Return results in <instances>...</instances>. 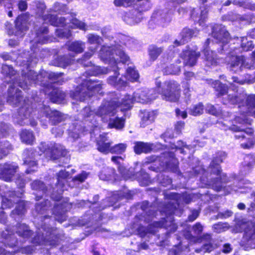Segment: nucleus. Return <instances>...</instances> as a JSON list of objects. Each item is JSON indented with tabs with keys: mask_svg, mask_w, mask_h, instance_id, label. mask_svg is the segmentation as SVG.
<instances>
[{
	"mask_svg": "<svg viewBox=\"0 0 255 255\" xmlns=\"http://www.w3.org/2000/svg\"><path fill=\"white\" fill-rule=\"evenodd\" d=\"M116 55L120 57V61L123 63H126L129 60V57L123 50H118Z\"/></svg>",
	"mask_w": 255,
	"mask_h": 255,
	"instance_id": "nucleus-55",
	"label": "nucleus"
},
{
	"mask_svg": "<svg viewBox=\"0 0 255 255\" xmlns=\"http://www.w3.org/2000/svg\"><path fill=\"white\" fill-rule=\"evenodd\" d=\"M203 227L200 223H197L192 227L195 235H199L203 231Z\"/></svg>",
	"mask_w": 255,
	"mask_h": 255,
	"instance_id": "nucleus-59",
	"label": "nucleus"
},
{
	"mask_svg": "<svg viewBox=\"0 0 255 255\" xmlns=\"http://www.w3.org/2000/svg\"><path fill=\"white\" fill-rule=\"evenodd\" d=\"M28 0H19L17 3L18 9L21 11H25L28 7L27 1Z\"/></svg>",
	"mask_w": 255,
	"mask_h": 255,
	"instance_id": "nucleus-58",
	"label": "nucleus"
},
{
	"mask_svg": "<svg viewBox=\"0 0 255 255\" xmlns=\"http://www.w3.org/2000/svg\"><path fill=\"white\" fill-rule=\"evenodd\" d=\"M19 135L21 142L27 145H32L35 140L34 133L31 130L22 129Z\"/></svg>",
	"mask_w": 255,
	"mask_h": 255,
	"instance_id": "nucleus-17",
	"label": "nucleus"
},
{
	"mask_svg": "<svg viewBox=\"0 0 255 255\" xmlns=\"http://www.w3.org/2000/svg\"><path fill=\"white\" fill-rule=\"evenodd\" d=\"M127 148V144L123 143L116 144L111 147L110 153L116 154H122L125 152Z\"/></svg>",
	"mask_w": 255,
	"mask_h": 255,
	"instance_id": "nucleus-35",
	"label": "nucleus"
},
{
	"mask_svg": "<svg viewBox=\"0 0 255 255\" xmlns=\"http://www.w3.org/2000/svg\"><path fill=\"white\" fill-rule=\"evenodd\" d=\"M5 25L7 34L9 36L13 35L14 34V30L12 27V25L8 21H6Z\"/></svg>",
	"mask_w": 255,
	"mask_h": 255,
	"instance_id": "nucleus-61",
	"label": "nucleus"
},
{
	"mask_svg": "<svg viewBox=\"0 0 255 255\" xmlns=\"http://www.w3.org/2000/svg\"><path fill=\"white\" fill-rule=\"evenodd\" d=\"M190 250L187 246H185L184 249L180 245L175 250L174 255H187Z\"/></svg>",
	"mask_w": 255,
	"mask_h": 255,
	"instance_id": "nucleus-51",
	"label": "nucleus"
},
{
	"mask_svg": "<svg viewBox=\"0 0 255 255\" xmlns=\"http://www.w3.org/2000/svg\"><path fill=\"white\" fill-rule=\"evenodd\" d=\"M228 129L233 133L244 132L248 135H253L254 134V130L252 128H244L234 124L231 125L228 128Z\"/></svg>",
	"mask_w": 255,
	"mask_h": 255,
	"instance_id": "nucleus-29",
	"label": "nucleus"
},
{
	"mask_svg": "<svg viewBox=\"0 0 255 255\" xmlns=\"http://www.w3.org/2000/svg\"><path fill=\"white\" fill-rule=\"evenodd\" d=\"M31 187L34 190H43L44 189V184L40 181L35 180L31 183Z\"/></svg>",
	"mask_w": 255,
	"mask_h": 255,
	"instance_id": "nucleus-56",
	"label": "nucleus"
},
{
	"mask_svg": "<svg viewBox=\"0 0 255 255\" xmlns=\"http://www.w3.org/2000/svg\"><path fill=\"white\" fill-rule=\"evenodd\" d=\"M133 146V151L137 155L141 153H148L153 150V144L143 141H135Z\"/></svg>",
	"mask_w": 255,
	"mask_h": 255,
	"instance_id": "nucleus-12",
	"label": "nucleus"
},
{
	"mask_svg": "<svg viewBox=\"0 0 255 255\" xmlns=\"http://www.w3.org/2000/svg\"><path fill=\"white\" fill-rule=\"evenodd\" d=\"M47 117L49 118V121L52 126L58 125L63 120L62 114L57 111H51L49 116H47Z\"/></svg>",
	"mask_w": 255,
	"mask_h": 255,
	"instance_id": "nucleus-30",
	"label": "nucleus"
},
{
	"mask_svg": "<svg viewBox=\"0 0 255 255\" xmlns=\"http://www.w3.org/2000/svg\"><path fill=\"white\" fill-rule=\"evenodd\" d=\"M37 155L36 149L28 148L25 149L22 153L23 164L25 166V173L32 174L38 171V163L35 157Z\"/></svg>",
	"mask_w": 255,
	"mask_h": 255,
	"instance_id": "nucleus-6",
	"label": "nucleus"
},
{
	"mask_svg": "<svg viewBox=\"0 0 255 255\" xmlns=\"http://www.w3.org/2000/svg\"><path fill=\"white\" fill-rule=\"evenodd\" d=\"M67 49L75 54L81 53L84 50V44L79 41H75L66 43Z\"/></svg>",
	"mask_w": 255,
	"mask_h": 255,
	"instance_id": "nucleus-24",
	"label": "nucleus"
},
{
	"mask_svg": "<svg viewBox=\"0 0 255 255\" xmlns=\"http://www.w3.org/2000/svg\"><path fill=\"white\" fill-rule=\"evenodd\" d=\"M120 159L124 160V158L120 156H113L111 157V160L118 166V170L121 175H127L128 170L125 165L120 163L119 161Z\"/></svg>",
	"mask_w": 255,
	"mask_h": 255,
	"instance_id": "nucleus-28",
	"label": "nucleus"
},
{
	"mask_svg": "<svg viewBox=\"0 0 255 255\" xmlns=\"http://www.w3.org/2000/svg\"><path fill=\"white\" fill-rule=\"evenodd\" d=\"M175 201H170L168 203L163 211L166 215H169L166 217V219H163V220L159 222H154L150 224L147 229L143 226H140L138 228L137 232L141 237L145 235L147 233H154L156 232L155 228L159 227H163L168 228L170 227L169 230L171 232H174L177 229L176 225L173 223V217L172 215L174 213L177 208V205Z\"/></svg>",
	"mask_w": 255,
	"mask_h": 255,
	"instance_id": "nucleus-1",
	"label": "nucleus"
},
{
	"mask_svg": "<svg viewBox=\"0 0 255 255\" xmlns=\"http://www.w3.org/2000/svg\"><path fill=\"white\" fill-rule=\"evenodd\" d=\"M39 149L43 153L49 154L50 158L53 160L67 156L69 152L64 145L56 143L49 145L45 142H41Z\"/></svg>",
	"mask_w": 255,
	"mask_h": 255,
	"instance_id": "nucleus-5",
	"label": "nucleus"
},
{
	"mask_svg": "<svg viewBox=\"0 0 255 255\" xmlns=\"http://www.w3.org/2000/svg\"><path fill=\"white\" fill-rule=\"evenodd\" d=\"M63 75V73H54L50 72L48 75V79L52 81V83H56L58 81V79Z\"/></svg>",
	"mask_w": 255,
	"mask_h": 255,
	"instance_id": "nucleus-49",
	"label": "nucleus"
},
{
	"mask_svg": "<svg viewBox=\"0 0 255 255\" xmlns=\"http://www.w3.org/2000/svg\"><path fill=\"white\" fill-rule=\"evenodd\" d=\"M55 7L59 13H66L68 11L67 5L66 4H62L59 2L55 3Z\"/></svg>",
	"mask_w": 255,
	"mask_h": 255,
	"instance_id": "nucleus-53",
	"label": "nucleus"
},
{
	"mask_svg": "<svg viewBox=\"0 0 255 255\" xmlns=\"http://www.w3.org/2000/svg\"><path fill=\"white\" fill-rule=\"evenodd\" d=\"M245 103L248 111L254 110L255 108V95H248L246 98Z\"/></svg>",
	"mask_w": 255,
	"mask_h": 255,
	"instance_id": "nucleus-42",
	"label": "nucleus"
},
{
	"mask_svg": "<svg viewBox=\"0 0 255 255\" xmlns=\"http://www.w3.org/2000/svg\"><path fill=\"white\" fill-rule=\"evenodd\" d=\"M49 99L53 103H61L65 99L66 94L58 88H53L49 94Z\"/></svg>",
	"mask_w": 255,
	"mask_h": 255,
	"instance_id": "nucleus-16",
	"label": "nucleus"
},
{
	"mask_svg": "<svg viewBox=\"0 0 255 255\" xmlns=\"http://www.w3.org/2000/svg\"><path fill=\"white\" fill-rule=\"evenodd\" d=\"M97 149L100 152L107 154L110 153L112 142L109 141L108 137L106 134L99 135V138L96 141Z\"/></svg>",
	"mask_w": 255,
	"mask_h": 255,
	"instance_id": "nucleus-11",
	"label": "nucleus"
},
{
	"mask_svg": "<svg viewBox=\"0 0 255 255\" xmlns=\"http://www.w3.org/2000/svg\"><path fill=\"white\" fill-rule=\"evenodd\" d=\"M207 9V8L205 7V9L201 10L200 12L199 18L197 21V23L200 26L203 25L204 24L205 20L207 18L208 10Z\"/></svg>",
	"mask_w": 255,
	"mask_h": 255,
	"instance_id": "nucleus-50",
	"label": "nucleus"
},
{
	"mask_svg": "<svg viewBox=\"0 0 255 255\" xmlns=\"http://www.w3.org/2000/svg\"><path fill=\"white\" fill-rule=\"evenodd\" d=\"M0 73L4 78H11L15 75V71L11 65L2 64L0 69Z\"/></svg>",
	"mask_w": 255,
	"mask_h": 255,
	"instance_id": "nucleus-32",
	"label": "nucleus"
},
{
	"mask_svg": "<svg viewBox=\"0 0 255 255\" xmlns=\"http://www.w3.org/2000/svg\"><path fill=\"white\" fill-rule=\"evenodd\" d=\"M166 155L164 157L168 159L164 165L160 163L159 165H152L148 167V169L156 173L171 172L177 175H182L179 167V161L176 157L175 153L172 151H167L163 153Z\"/></svg>",
	"mask_w": 255,
	"mask_h": 255,
	"instance_id": "nucleus-4",
	"label": "nucleus"
},
{
	"mask_svg": "<svg viewBox=\"0 0 255 255\" xmlns=\"http://www.w3.org/2000/svg\"><path fill=\"white\" fill-rule=\"evenodd\" d=\"M25 203L23 200L17 202V214H23L25 211Z\"/></svg>",
	"mask_w": 255,
	"mask_h": 255,
	"instance_id": "nucleus-54",
	"label": "nucleus"
},
{
	"mask_svg": "<svg viewBox=\"0 0 255 255\" xmlns=\"http://www.w3.org/2000/svg\"><path fill=\"white\" fill-rule=\"evenodd\" d=\"M70 25L69 27L72 29L79 28L80 29H85V24L84 23L82 22L80 20L76 18H73L70 20Z\"/></svg>",
	"mask_w": 255,
	"mask_h": 255,
	"instance_id": "nucleus-41",
	"label": "nucleus"
},
{
	"mask_svg": "<svg viewBox=\"0 0 255 255\" xmlns=\"http://www.w3.org/2000/svg\"><path fill=\"white\" fill-rule=\"evenodd\" d=\"M199 212L196 210H194L192 211V213L188 217L189 221L192 222L194 221L199 216Z\"/></svg>",
	"mask_w": 255,
	"mask_h": 255,
	"instance_id": "nucleus-64",
	"label": "nucleus"
},
{
	"mask_svg": "<svg viewBox=\"0 0 255 255\" xmlns=\"http://www.w3.org/2000/svg\"><path fill=\"white\" fill-rule=\"evenodd\" d=\"M245 229V238L250 241L249 245L255 241V224L252 222H249Z\"/></svg>",
	"mask_w": 255,
	"mask_h": 255,
	"instance_id": "nucleus-23",
	"label": "nucleus"
},
{
	"mask_svg": "<svg viewBox=\"0 0 255 255\" xmlns=\"http://www.w3.org/2000/svg\"><path fill=\"white\" fill-rule=\"evenodd\" d=\"M114 53L111 50H106L103 51L101 53V57L102 59L106 61H110L114 58Z\"/></svg>",
	"mask_w": 255,
	"mask_h": 255,
	"instance_id": "nucleus-46",
	"label": "nucleus"
},
{
	"mask_svg": "<svg viewBox=\"0 0 255 255\" xmlns=\"http://www.w3.org/2000/svg\"><path fill=\"white\" fill-rule=\"evenodd\" d=\"M213 228L215 232L221 233L228 229V227L227 223H219L214 225Z\"/></svg>",
	"mask_w": 255,
	"mask_h": 255,
	"instance_id": "nucleus-48",
	"label": "nucleus"
},
{
	"mask_svg": "<svg viewBox=\"0 0 255 255\" xmlns=\"http://www.w3.org/2000/svg\"><path fill=\"white\" fill-rule=\"evenodd\" d=\"M48 232H46L45 236H44V235L43 233L42 234V235H38L36 237H35L33 240V243L35 244H37L38 245L43 244L44 243V242L48 241V239L46 238L47 235V234Z\"/></svg>",
	"mask_w": 255,
	"mask_h": 255,
	"instance_id": "nucleus-47",
	"label": "nucleus"
},
{
	"mask_svg": "<svg viewBox=\"0 0 255 255\" xmlns=\"http://www.w3.org/2000/svg\"><path fill=\"white\" fill-rule=\"evenodd\" d=\"M73 55L69 54L59 55L54 59L53 61L54 64L56 66L65 68L72 64L73 61Z\"/></svg>",
	"mask_w": 255,
	"mask_h": 255,
	"instance_id": "nucleus-13",
	"label": "nucleus"
},
{
	"mask_svg": "<svg viewBox=\"0 0 255 255\" xmlns=\"http://www.w3.org/2000/svg\"><path fill=\"white\" fill-rule=\"evenodd\" d=\"M201 54L194 50H183L180 57L183 60V66L192 67L196 65Z\"/></svg>",
	"mask_w": 255,
	"mask_h": 255,
	"instance_id": "nucleus-9",
	"label": "nucleus"
},
{
	"mask_svg": "<svg viewBox=\"0 0 255 255\" xmlns=\"http://www.w3.org/2000/svg\"><path fill=\"white\" fill-rule=\"evenodd\" d=\"M16 167L10 164H0V175H13Z\"/></svg>",
	"mask_w": 255,
	"mask_h": 255,
	"instance_id": "nucleus-31",
	"label": "nucleus"
},
{
	"mask_svg": "<svg viewBox=\"0 0 255 255\" xmlns=\"http://www.w3.org/2000/svg\"><path fill=\"white\" fill-rule=\"evenodd\" d=\"M233 214V212L230 210H227L224 212H220L218 214V217L219 218L223 219L231 217Z\"/></svg>",
	"mask_w": 255,
	"mask_h": 255,
	"instance_id": "nucleus-62",
	"label": "nucleus"
},
{
	"mask_svg": "<svg viewBox=\"0 0 255 255\" xmlns=\"http://www.w3.org/2000/svg\"><path fill=\"white\" fill-rule=\"evenodd\" d=\"M136 1L138 2L142 1L141 3H138V6L136 8L137 10L139 12H142V11H145L148 10L149 0H136Z\"/></svg>",
	"mask_w": 255,
	"mask_h": 255,
	"instance_id": "nucleus-44",
	"label": "nucleus"
},
{
	"mask_svg": "<svg viewBox=\"0 0 255 255\" xmlns=\"http://www.w3.org/2000/svg\"><path fill=\"white\" fill-rule=\"evenodd\" d=\"M141 114L142 116L140 122V126L144 128L153 122L154 115L152 112L146 110L141 112Z\"/></svg>",
	"mask_w": 255,
	"mask_h": 255,
	"instance_id": "nucleus-25",
	"label": "nucleus"
},
{
	"mask_svg": "<svg viewBox=\"0 0 255 255\" xmlns=\"http://www.w3.org/2000/svg\"><path fill=\"white\" fill-rule=\"evenodd\" d=\"M204 110V105L202 103H199L193 106L190 109V114L194 116H197L203 114Z\"/></svg>",
	"mask_w": 255,
	"mask_h": 255,
	"instance_id": "nucleus-39",
	"label": "nucleus"
},
{
	"mask_svg": "<svg viewBox=\"0 0 255 255\" xmlns=\"http://www.w3.org/2000/svg\"><path fill=\"white\" fill-rule=\"evenodd\" d=\"M22 77L26 86L27 84H31L32 83H35L36 80L38 79L37 73L32 70H29L27 73L23 74Z\"/></svg>",
	"mask_w": 255,
	"mask_h": 255,
	"instance_id": "nucleus-33",
	"label": "nucleus"
},
{
	"mask_svg": "<svg viewBox=\"0 0 255 255\" xmlns=\"http://www.w3.org/2000/svg\"><path fill=\"white\" fill-rule=\"evenodd\" d=\"M102 82L99 80L86 79L70 91V97L75 100L84 101L99 93L102 89Z\"/></svg>",
	"mask_w": 255,
	"mask_h": 255,
	"instance_id": "nucleus-2",
	"label": "nucleus"
},
{
	"mask_svg": "<svg viewBox=\"0 0 255 255\" xmlns=\"http://www.w3.org/2000/svg\"><path fill=\"white\" fill-rule=\"evenodd\" d=\"M117 104L114 100H103L96 112V115L102 118H105L107 116H115L117 113Z\"/></svg>",
	"mask_w": 255,
	"mask_h": 255,
	"instance_id": "nucleus-7",
	"label": "nucleus"
},
{
	"mask_svg": "<svg viewBox=\"0 0 255 255\" xmlns=\"http://www.w3.org/2000/svg\"><path fill=\"white\" fill-rule=\"evenodd\" d=\"M147 51L150 60L155 61L162 52L163 48L158 47L155 44H151L149 46Z\"/></svg>",
	"mask_w": 255,
	"mask_h": 255,
	"instance_id": "nucleus-26",
	"label": "nucleus"
},
{
	"mask_svg": "<svg viewBox=\"0 0 255 255\" xmlns=\"http://www.w3.org/2000/svg\"><path fill=\"white\" fill-rule=\"evenodd\" d=\"M222 162L223 160L220 156L213 157L208 167L211 174L221 175L222 170L220 163Z\"/></svg>",
	"mask_w": 255,
	"mask_h": 255,
	"instance_id": "nucleus-15",
	"label": "nucleus"
},
{
	"mask_svg": "<svg viewBox=\"0 0 255 255\" xmlns=\"http://www.w3.org/2000/svg\"><path fill=\"white\" fill-rule=\"evenodd\" d=\"M204 244L201 248L197 249L195 252L197 253H210L215 249L218 248L215 241L212 238L210 234H205L202 237Z\"/></svg>",
	"mask_w": 255,
	"mask_h": 255,
	"instance_id": "nucleus-10",
	"label": "nucleus"
},
{
	"mask_svg": "<svg viewBox=\"0 0 255 255\" xmlns=\"http://www.w3.org/2000/svg\"><path fill=\"white\" fill-rule=\"evenodd\" d=\"M127 74L130 81L132 82L137 81L139 78V74L137 71L133 67H128L127 70Z\"/></svg>",
	"mask_w": 255,
	"mask_h": 255,
	"instance_id": "nucleus-38",
	"label": "nucleus"
},
{
	"mask_svg": "<svg viewBox=\"0 0 255 255\" xmlns=\"http://www.w3.org/2000/svg\"><path fill=\"white\" fill-rule=\"evenodd\" d=\"M15 83L13 82L11 83L10 86L9 87L7 90V102L11 103L13 102L15 99V95L16 94V89H15Z\"/></svg>",
	"mask_w": 255,
	"mask_h": 255,
	"instance_id": "nucleus-36",
	"label": "nucleus"
},
{
	"mask_svg": "<svg viewBox=\"0 0 255 255\" xmlns=\"http://www.w3.org/2000/svg\"><path fill=\"white\" fill-rule=\"evenodd\" d=\"M156 91L161 99L170 102H178L181 95L180 84L174 80H169L162 83L156 82Z\"/></svg>",
	"mask_w": 255,
	"mask_h": 255,
	"instance_id": "nucleus-3",
	"label": "nucleus"
},
{
	"mask_svg": "<svg viewBox=\"0 0 255 255\" xmlns=\"http://www.w3.org/2000/svg\"><path fill=\"white\" fill-rule=\"evenodd\" d=\"M250 137L247 139V142L242 143L240 144V146L244 149H250L253 148L255 145V138L254 136L250 135Z\"/></svg>",
	"mask_w": 255,
	"mask_h": 255,
	"instance_id": "nucleus-40",
	"label": "nucleus"
},
{
	"mask_svg": "<svg viewBox=\"0 0 255 255\" xmlns=\"http://www.w3.org/2000/svg\"><path fill=\"white\" fill-rule=\"evenodd\" d=\"M118 76H111L108 79V83L112 85L116 86L118 84Z\"/></svg>",
	"mask_w": 255,
	"mask_h": 255,
	"instance_id": "nucleus-63",
	"label": "nucleus"
},
{
	"mask_svg": "<svg viewBox=\"0 0 255 255\" xmlns=\"http://www.w3.org/2000/svg\"><path fill=\"white\" fill-rule=\"evenodd\" d=\"M108 70L106 68H103L100 66H94L90 70L89 74L91 76H98L103 74H106Z\"/></svg>",
	"mask_w": 255,
	"mask_h": 255,
	"instance_id": "nucleus-37",
	"label": "nucleus"
},
{
	"mask_svg": "<svg viewBox=\"0 0 255 255\" xmlns=\"http://www.w3.org/2000/svg\"><path fill=\"white\" fill-rule=\"evenodd\" d=\"M213 88L217 98H220L227 95L229 89L227 85L220 81H216L213 83Z\"/></svg>",
	"mask_w": 255,
	"mask_h": 255,
	"instance_id": "nucleus-19",
	"label": "nucleus"
},
{
	"mask_svg": "<svg viewBox=\"0 0 255 255\" xmlns=\"http://www.w3.org/2000/svg\"><path fill=\"white\" fill-rule=\"evenodd\" d=\"M212 35L217 42L221 43L222 46L228 43L231 39L229 32L222 25H217L213 27Z\"/></svg>",
	"mask_w": 255,
	"mask_h": 255,
	"instance_id": "nucleus-8",
	"label": "nucleus"
},
{
	"mask_svg": "<svg viewBox=\"0 0 255 255\" xmlns=\"http://www.w3.org/2000/svg\"><path fill=\"white\" fill-rule=\"evenodd\" d=\"M193 172L194 175H205L206 170L200 165H197L193 168Z\"/></svg>",
	"mask_w": 255,
	"mask_h": 255,
	"instance_id": "nucleus-52",
	"label": "nucleus"
},
{
	"mask_svg": "<svg viewBox=\"0 0 255 255\" xmlns=\"http://www.w3.org/2000/svg\"><path fill=\"white\" fill-rule=\"evenodd\" d=\"M45 19L47 20L51 25L55 27H64L66 26V20L63 17L59 18L55 15L48 14L45 15Z\"/></svg>",
	"mask_w": 255,
	"mask_h": 255,
	"instance_id": "nucleus-20",
	"label": "nucleus"
},
{
	"mask_svg": "<svg viewBox=\"0 0 255 255\" xmlns=\"http://www.w3.org/2000/svg\"><path fill=\"white\" fill-rule=\"evenodd\" d=\"M117 104V108L121 107V111L122 112L127 111L130 110L131 107V104L133 103V99L129 95H126L122 99L121 102L116 101Z\"/></svg>",
	"mask_w": 255,
	"mask_h": 255,
	"instance_id": "nucleus-22",
	"label": "nucleus"
},
{
	"mask_svg": "<svg viewBox=\"0 0 255 255\" xmlns=\"http://www.w3.org/2000/svg\"><path fill=\"white\" fill-rule=\"evenodd\" d=\"M242 47L245 51H251L254 48L255 45L253 41H248L246 43H242Z\"/></svg>",
	"mask_w": 255,
	"mask_h": 255,
	"instance_id": "nucleus-60",
	"label": "nucleus"
},
{
	"mask_svg": "<svg viewBox=\"0 0 255 255\" xmlns=\"http://www.w3.org/2000/svg\"><path fill=\"white\" fill-rule=\"evenodd\" d=\"M199 31V30L196 28L192 29L188 27H185L180 32L179 35L182 39L187 42L193 37L196 36L198 34Z\"/></svg>",
	"mask_w": 255,
	"mask_h": 255,
	"instance_id": "nucleus-21",
	"label": "nucleus"
},
{
	"mask_svg": "<svg viewBox=\"0 0 255 255\" xmlns=\"http://www.w3.org/2000/svg\"><path fill=\"white\" fill-rule=\"evenodd\" d=\"M241 63L242 59L239 56L232 55L228 62V65L231 69L239 66Z\"/></svg>",
	"mask_w": 255,
	"mask_h": 255,
	"instance_id": "nucleus-43",
	"label": "nucleus"
},
{
	"mask_svg": "<svg viewBox=\"0 0 255 255\" xmlns=\"http://www.w3.org/2000/svg\"><path fill=\"white\" fill-rule=\"evenodd\" d=\"M206 110L208 113L215 116H219L222 113L221 110L219 108H217L211 104L207 106Z\"/></svg>",
	"mask_w": 255,
	"mask_h": 255,
	"instance_id": "nucleus-45",
	"label": "nucleus"
},
{
	"mask_svg": "<svg viewBox=\"0 0 255 255\" xmlns=\"http://www.w3.org/2000/svg\"><path fill=\"white\" fill-rule=\"evenodd\" d=\"M17 234L24 238H28L32 235V232L25 224H20L17 226Z\"/></svg>",
	"mask_w": 255,
	"mask_h": 255,
	"instance_id": "nucleus-34",
	"label": "nucleus"
},
{
	"mask_svg": "<svg viewBox=\"0 0 255 255\" xmlns=\"http://www.w3.org/2000/svg\"><path fill=\"white\" fill-rule=\"evenodd\" d=\"M29 18L28 12L21 13L17 16V31H26L28 29L27 25Z\"/></svg>",
	"mask_w": 255,
	"mask_h": 255,
	"instance_id": "nucleus-18",
	"label": "nucleus"
},
{
	"mask_svg": "<svg viewBox=\"0 0 255 255\" xmlns=\"http://www.w3.org/2000/svg\"><path fill=\"white\" fill-rule=\"evenodd\" d=\"M185 127V123L183 121H178L174 125V130L177 134H180Z\"/></svg>",
	"mask_w": 255,
	"mask_h": 255,
	"instance_id": "nucleus-57",
	"label": "nucleus"
},
{
	"mask_svg": "<svg viewBox=\"0 0 255 255\" xmlns=\"http://www.w3.org/2000/svg\"><path fill=\"white\" fill-rule=\"evenodd\" d=\"M126 119L124 117H116L111 120L108 126L111 128H116L117 129H122L125 126Z\"/></svg>",
	"mask_w": 255,
	"mask_h": 255,
	"instance_id": "nucleus-27",
	"label": "nucleus"
},
{
	"mask_svg": "<svg viewBox=\"0 0 255 255\" xmlns=\"http://www.w3.org/2000/svg\"><path fill=\"white\" fill-rule=\"evenodd\" d=\"M205 56L206 65L208 67L217 66L219 63L220 58L218 57L216 53L211 50L205 49L203 51Z\"/></svg>",
	"mask_w": 255,
	"mask_h": 255,
	"instance_id": "nucleus-14",
	"label": "nucleus"
}]
</instances>
